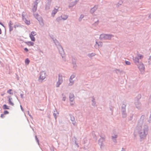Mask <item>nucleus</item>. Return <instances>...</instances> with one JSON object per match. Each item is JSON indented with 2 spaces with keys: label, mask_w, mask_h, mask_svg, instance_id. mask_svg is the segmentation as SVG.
Returning a JSON list of instances; mask_svg holds the SVG:
<instances>
[{
  "label": "nucleus",
  "mask_w": 151,
  "mask_h": 151,
  "mask_svg": "<svg viewBox=\"0 0 151 151\" xmlns=\"http://www.w3.org/2000/svg\"><path fill=\"white\" fill-rule=\"evenodd\" d=\"M30 61L28 58L26 59L25 60V63L27 65H28Z\"/></svg>",
  "instance_id": "nucleus-23"
},
{
  "label": "nucleus",
  "mask_w": 151,
  "mask_h": 151,
  "mask_svg": "<svg viewBox=\"0 0 151 151\" xmlns=\"http://www.w3.org/2000/svg\"><path fill=\"white\" fill-rule=\"evenodd\" d=\"M62 19V16H61L58 17L56 19V21L58 22H59Z\"/></svg>",
  "instance_id": "nucleus-13"
},
{
  "label": "nucleus",
  "mask_w": 151,
  "mask_h": 151,
  "mask_svg": "<svg viewBox=\"0 0 151 151\" xmlns=\"http://www.w3.org/2000/svg\"><path fill=\"white\" fill-rule=\"evenodd\" d=\"M36 35V33L35 32H32L31 33V34L30 35H32V36H34Z\"/></svg>",
  "instance_id": "nucleus-27"
},
{
  "label": "nucleus",
  "mask_w": 151,
  "mask_h": 151,
  "mask_svg": "<svg viewBox=\"0 0 151 151\" xmlns=\"http://www.w3.org/2000/svg\"><path fill=\"white\" fill-rule=\"evenodd\" d=\"M24 12H23L22 14V19L23 21L25 20V19H26V18H24V14H23V13H24Z\"/></svg>",
  "instance_id": "nucleus-29"
},
{
  "label": "nucleus",
  "mask_w": 151,
  "mask_h": 151,
  "mask_svg": "<svg viewBox=\"0 0 151 151\" xmlns=\"http://www.w3.org/2000/svg\"><path fill=\"white\" fill-rule=\"evenodd\" d=\"M21 107L22 109V106H21Z\"/></svg>",
  "instance_id": "nucleus-44"
},
{
  "label": "nucleus",
  "mask_w": 151,
  "mask_h": 151,
  "mask_svg": "<svg viewBox=\"0 0 151 151\" xmlns=\"http://www.w3.org/2000/svg\"><path fill=\"white\" fill-rule=\"evenodd\" d=\"M13 25V23L11 21H9V28H13V26H12Z\"/></svg>",
  "instance_id": "nucleus-14"
},
{
  "label": "nucleus",
  "mask_w": 151,
  "mask_h": 151,
  "mask_svg": "<svg viewBox=\"0 0 151 151\" xmlns=\"http://www.w3.org/2000/svg\"><path fill=\"white\" fill-rule=\"evenodd\" d=\"M151 62V55L150 56V57L149 58V62Z\"/></svg>",
  "instance_id": "nucleus-37"
},
{
  "label": "nucleus",
  "mask_w": 151,
  "mask_h": 151,
  "mask_svg": "<svg viewBox=\"0 0 151 151\" xmlns=\"http://www.w3.org/2000/svg\"><path fill=\"white\" fill-rule=\"evenodd\" d=\"M37 0H36L34 2V5L32 9V12L34 13L35 12L37 9L38 4V2H37Z\"/></svg>",
  "instance_id": "nucleus-4"
},
{
  "label": "nucleus",
  "mask_w": 151,
  "mask_h": 151,
  "mask_svg": "<svg viewBox=\"0 0 151 151\" xmlns=\"http://www.w3.org/2000/svg\"><path fill=\"white\" fill-rule=\"evenodd\" d=\"M9 104H10V105H12V106L14 105V104L13 103V102H12V101H11V99L10 98H9Z\"/></svg>",
  "instance_id": "nucleus-24"
},
{
  "label": "nucleus",
  "mask_w": 151,
  "mask_h": 151,
  "mask_svg": "<svg viewBox=\"0 0 151 151\" xmlns=\"http://www.w3.org/2000/svg\"><path fill=\"white\" fill-rule=\"evenodd\" d=\"M70 100V102H72L74 100V96L73 94H70L69 96Z\"/></svg>",
  "instance_id": "nucleus-10"
},
{
  "label": "nucleus",
  "mask_w": 151,
  "mask_h": 151,
  "mask_svg": "<svg viewBox=\"0 0 151 151\" xmlns=\"http://www.w3.org/2000/svg\"><path fill=\"white\" fill-rule=\"evenodd\" d=\"M126 64L127 65H129L130 64V63L128 61H126L125 62Z\"/></svg>",
  "instance_id": "nucleus-32"
},
{
  "label": "nucleus",
  "mask_w": 151,
  "mask_h": 151,
  "mask_svg": "<svg viewBox=\"0 0 151 151\" xmlns=\"http://www.w3.org/2000/svg\"><path fill=\"white\" fill-rule=\"evenodd\" d=\"M138 68L140 71H142L144 70L145 67L143 64L142 63H140L137 65Z\"/></svg>",
  "instance_id": "nucleus-3"
},
{
  "label": "nucleus",
  "mask_w": 151,
  "mask_h": 151,
  "mask_svg": "<svg viewBox=\"0 0 151 151\" xmlns=\"http://www.w3.org/2000/svg\"><path fill=\"white\" fill-rule=\"evenodd\" d=\"M0 24L1 25H2L4 28L5 27L4 26V25H3V24L2 23L0 22Z\"/></svg>",
  "instance_id": "nucleus-39"
},
{
  "label": "nucleus",
  "mask_w": 151,
  "mask_h": 151,
  "mask_svg": "<svg viewBox=\"0 0 151 151\" xmlns=\"http://www.w3.org/2000/svg\"><path fill=\"white\" fill-rule=\"evenodd\" d=\"M14 28H16V27H18V26L17 25H14Z\"/></svg>",
  "instance_id": "nucleus-41"
},
{
  "label": "nucleus",
  "mask_w": 151,
  "mask_h": 151,
  "mask_svg": "<svg viewBox=\"0 0 151 151\" xmlns=\"http://www.w3.org/2000/svg\"><path fill=\"white\" fill-rule=\"evenodd\" d=\"M46 74L44 71H42L40 73L39 79L42 80H44L46 77Z\"/></svg>",
  "instance_id": "nucleus-5"
},
{
  "label": "nucleus",
  "mask_w": 151,
  "mask_h": 151,
  "mask_svg": "<svg viewBox=\"0 0 151 151\" xmlns=\"http://www.w3.org/2000/svg\"><path fill=\"white\" fill-rule=\"evenodd\" d=\"M99 21L98 20L97 21V22H95L94 24H98V23H99Z\"/></svg>",
  "instance_id": "nucleus-38"
},
{
  "label": "nucleus",
  "mask_w": 151,
  "mask_h": 151,
  "mask_svg": "<svg viewBox=\"0 0 151 151\" xmlns=\"http://www.w3.org/2000/svg\"><path fill=\"white\" fill-rule=\"evenodd\" d=\"M68 18V16L67 15H64L63 17H62V19L63 20H66Z\"/></svg>",
  "instance_id": "nucleus-25"
},
{
  "label": "nucleus",
  "mask_w": 151,
  "mask_h": 151,
  "mask_svg": "<svg viewBox=\"0 0 151 151\" xmlns=\"http://www.w3.org/2000/svg\"><path fill=\"white\" fill-rule=\"evenodd\" d=\"M63 82L62 76L60 75H59L58 81L56 84V86L58 87Z\"/></svg>",
  "instance_id": "nucleus-1"
},
{
  "label": "nucleus",
  "mask_w": 151,
  "mask_h": 151,
  "mask_svg": "<svg viewBox=\"0 0 151 151\" xmlns=\"http://www.w3.org/2000/svg\"><path fill=\"white\" fill-rule=\"evenodd\" d=\"M139 58L137 57H135L134 59V63L137 64V63H139Z\"/></svg>",
  "instance_id": "nucleus-12"
},
{
  "label": "nucleus",
  "mask_w": 151,
  "mask_h": 151,
  "mask_svg": "<svg viewBox=\"0 0 151 151\" xmlns=\"http://www.w3.org/2000/svg\"><path fill=\"white\" fill-rule=\"evenodd\" d=\"M79 0H76L74 1L77 4V3L79 1Z\"/></svg>",
  "instance_id": "nucleus-36"
},
{
  "label": "nucleus",
  "mask_w": 151,
  "mask_h": 151,
  "mask_svg": "<svg viewBox=\"0 0 151 151\" xmlns=\"http://www.w3.org/2000/svg\"><path fill=\"white\" fill-rule=\"evenodd\" d=\"M112 137L113 138H116V135H115V137H114L113 136H112Z\"/></svg>",
  "instance_id": "nucleus-42"
},
{
  "label": "nucleus",
  "mask_w": 151,
  "mask_h": 151,
  "mask_svg": "<svg viewBox=\"0 0 151 151\" xmlns=\"http://www.w3.org/2000/svg\"><path fill=\"white\" fill-rule=\"evenodd\" d=\"M123 3V2L122 1H120L117 4L116 6H119L122 5Z\"/></svg>",
  "instance_id": "nucleus-18"
},
{
  "label": "nucleus",
  "mask_w": 151,
  "mask_h": 151,
  "mask_svg": "<svg viewBox=\"0 0 151 151\" xmlns=\"http://www.w3.org/2000/svg\"><path fill=\"white\" fill-rule=\"evenodd\" d=\"M107 35H105L102 34V35H100V37L101 38H102V37H104L105 38V37H107Z\"/></svg>",
  "instance_id": "nucleus-28"
},
{
  "label": "nucleus",
  "mask_w": 151,
  "mask_h": 151,
  "mask_svg": "<svg viewBox=\"0 0 151 151\" xmlns=\"http://www.w3.org/2000/svg\"><path fill=\"white\" fill-rule=\"evenodd\" d=\"M1 29H0V34H1Z\"/></svg>",
  "instance_id": "nucleus-43"
},
{
  "label": "nucleus",
  "mask_w": 151,
  "mask_h": 151,
  "mask_svg": "<svg viewBox=\"0 0 151 151\" xmlns=\"http://www.w3.org/2000/svg\"><path fill=\"white\" fill-rule=\"evenodd\" d=\"M3 109H9V108L8 106L6 104H4L3 105Z\"/></svg>",
  "instance_id": "nucleus-16"
},
{
  "label": "nucleus",
  "mask_w": 151,
  "mask_h": 151,
  "mask_svg": "<svg viewBox=\"0 0 151 151\" xmlns=\"http://www.w3.org/2000/svg\"><path fill=\"white\" fill-rule=\"evenodd\" d=\"M73 76H71V77H70V83L69 84V85H72L73 83V82L72 81V80L71 79V78H72V77L73 78Z\"/></svg>",
  "instance_id": "nucleus-20"
},
{
  "label": "nucleus",
  "mask_w": 151,
  "mask_h": 151,
  "mask_svg": "<svg viewBox=\"0 0 151 151\" xmlns=\"http://www.w3.org/2000/svg\"><path fill=\"white\" fill-rule=\"evenodd\" d=\"M98 9V6H94L93 7L91 8L90 10V12L92 14H93L95 11Z\"/></svg>",
  "instance_id": "nucleus-6"
},
{
  "label": "nucleus",
  "mask_w": 151,
  "mask_h": 151,
  "mask_svg": "<svg viewBox=\"0 0 151 151\" xmlns=\"http://www.w3.org/2000/svg\"><path fill=\"white\" fill-rule=\"evenodd\" d=\"M25 43L29 46H32L34 45V43L30 41H28L25 42Z\"/></svg>",
  "instance_id": "nucleus-11"
},
{
  "label": "nucleus",
  "mask_w": 151,
  "mask_h": 151,
  "mask_svg": "<svg viewBox=\"0 0 151 151\" xmlns=\"http://www.w3.org/2000/svg\"><path fill=\"white\" fill-rule=\"evenodd\" d=\"M12 89H10L7 91V93L11 94H13V93L12 92Z\"/></svg>",
  "instance_id": "nucleus-26"
},
{
  "label": "nucleus",
  "mask_w": 151,
  "mask_h": 151,
  "mask_svg": "<svg viewBox=\"0 0 151 151\" xmlns=\"http://www.w3.org/2000/svg\"><path fill=\"white\" fill-rule=\"evenodd\" d=\"M1 118H4L5 117L4 114H1Z\"/></svg>",
  "instance_id": "nucleus-33"
},
{
  "label": "nucleus",
  "mask_w": 151,
  "mask_h": 151,
  "mask_svg": "<svg viewBox=\"0 0 151 151\" xmlns=\"http://www.w3.org/2000/svg\"><path fill=\"white\" fill-rule=\"evenodd\" d=\"M37 20L39 22L40 24L41 25H44L43 20L42 18L40 17Z\"/></svg>",
  "instance_id": "nucleus-9"
},
{
  "label": "nucleus",
  "mask_w": 151,
  "mask_h": 151,
  "mask_svg": "<svg viewBox=\"0 0 151 151\" xmlns=\"http://www.w3.org/2000/svg\"><path fill=\"white\" fill-rule=\"evenodd\" d=\"M58 11V9H56L55 8L52 11L51 15L53 17H54L55 15V14L57 13Z\"/></svg>",
  "instance_id": "nucleus-7"
},
{
  "label": "nucleus",
  "mask_w": 151,
  "mask_h": 151,
  "mask_svg": "<svg viewBox=\"0 0 151 151\" xmlns=\"http://www.w3.org/2000/svg\"><path fill=\"white\" fill-rule=\"evenodd\" d=\"M25 23L27 25H29L30 24V21L29 20H27L26 19L24 21Z\"/></svg>",
  "instance_id": "nucleus-15"
},
{
  "label": "nucleus",
  "mask_w": 151,
  "mask_h": 151,
  "mask_svg": "<svg viewBox=\"0 0 151 151\" xmlns=\"http://www.w3.org/2000/svg\"><path fill=\"white\" fill-rule=\"evenodd\" d=\"M70 104L71 106H73L74 105V104L75 103L74 101H73L72 102H70Z\"/></svg>",
  "instance_id": "nucleus-31"
},
{
  "label": "nucleus",
  "mask_w": 151,
  "mask_h": 151,
  "mask_svg": "<svg viewBox=\"0 0 151 151\" xmlns=\"http://www.w3.org/2000/svg\"><path fill=\"white\" fill-rule=\"evenodd\" d=\"M29 37H30L32 41H35V38L34 37V36H32V35H30Z\"/></svg>",
  "instance_id": "nucleus-21"
},
{
  "label": "nucleus",
  "mask_w": 151,
  "mask_h": 151,
  "mask_svg": "<svg viewBox=\"0 0 151 151\" xmlns=\"http://www.w3.org/2000/svg\"><path fill=\"white\" fill-rule=\"evenodd\" d=\"M84 17V15L83 14H81L78 19L79 21L80 22L81 21L82 19Z\"/></svg>",
  "instance_id": "nucleus-17"
},
{
  "label": "nucleus",
  "mask_w": 151,
  "mask_h": 151,
  "mask_svg": "<svg viewBox=\"0 0 151 151\" xmlns=\"http://www.w3.org/2000/svg\"><path fill=\"white\" fill-rule=\"evenodd\" d=\"M137 57L139 58V59H141L143 58V55H142L138 54L137 55Z\"/></svg>",
  "instance_id": "nucleus-22"
},
{
  "label": "nucleus",
  "mask_w": 151,
  "mask_h": 151,
  "mask_svg": "<svg viewBox=\"0 0 151 151\" xmlns=\"http://www.w3.org/2000/svg\"><path fill=\"white\" fill-rule=\"evenodd\" d=\"M52 1L51 0H47V2L45 5V10H48L50 9Z\"/></svg>",
  "instance_id": "nucleus-2"
},
{
  "label": "nucleus",
  "mask_w": 151,
  "mask_h": 151,
  "mask_svg": "<svg viewBox=\"0 0 151 151\" xmlns=\"http://www.w3.org/2000/svg\"><path fill=\"white\" fill-rule=\"evenodd\" d=\"M65 99H66V97H65V96H63V101H65Z\"/></svg>",
  "instance_id": "nucleus-34"
},
{
  "label": "nucleus",
  "mask_w": 151,
  "mask_h": 151,
  "mask_svg": "<svg viewBox=\"0 0 151 151\" xmlns=\"http://www.w3.org/2000/svg\"><path fill=\"white\" fill-rule=\"evenodd\" d=\"M148 18L150 19L151 18V13L149 14L148 16Z\"/></svg>",
  "instance_id": "nucleus-40"
},
{
  "label": "nucleus",
  "mask_w": 151,
  "mask_h": 151,
  "mask_svg": "<svg viewBox=\"0 0 151 151\" xmlns=\"http://www.w3.org/2000/svg\"><path fill=\"white\" fill-rule=\"evenodd\" d=\"M33 15H34V17H35V18H36L38 20V19H39V18H38V17L39 16V15L37 13V14H34V13Z\"/></svg>",
  "instance_id": "nucleus-19"
},
{
  "label": "nucleus",
  "mask_w": 151,
  "mask_h": 151,
  "mask_svg": "<svg viewBox=\"0 0 151 151\" xmlns=\"http://www.w3.org/2000/svg\"><path fill=\"white\" fill-rule=\"evenodd\" d=\"M24 50L26 51V52H27L28 51V49L27 48H25L24 49Z\"/></svg>",
  "instance_id": "nucleus-35"
},
{
  "label": "nucleus",
  "mask_w": 151,
  "mask_h": 151,
  "mask_svg": "<svg viewBox=\"0 0 151 151\" xmlns=\"http://www.w3.org/2000/svg\"><path fill=\"white\" fill-rule=\"evenodd\" d=\"M76 4L74 1H72L69 4V5L68 6V7L69 8L72 7Z\"/></svg>",
  "instance_id": "nucleus-8"
},
{
  "label": "nucleus",
  "mask_w": 151,
  "mask_h": 151,
  "mask_svg": "<svg viewBox=\"0 0 151 151\" xmlns=\"http://www.w3.org/2000/svg\"><path fill=\"white\" fill-rule=\"evenodd\" d=\"M4 114H8L9 113V112L5 110L4 111Z\"/></svg>",
  "instance_id": "nucleus-30"
}]
</instances>
